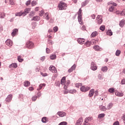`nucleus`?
<instances>
[{
    "mask_svg": "<svg viewBox=\"0 0 125 125\" xmlns=\"http://www.w3.org/2000/svg\"><path fill=\"white\" fill-rule=\"evenodd\" d=\"M59 9L60 10H64L67 8V4L63 2H61L58 5Z\"/></svg>",
    "mask_w": 125,
    "mask_h": 125,
    "instance_id": "f257e3e1",
    "label": "nucleus"
},
{
    "mask_svg": "<svg viewBox=\"0 0 125 125\" xmlns=\"http://www.w3.org/2000/svg\"><path fill=\"white\" fill-rule=\"evenodd\" d=\"M78 19L80 24H83V18L82 17V9H80L78 13Z\"/></svg>",
    "mask_w": 125,
    "mask_h": 125,
    "instance_id": "f03ea898",
    "label": "nucleus"
},
{
    "mask_svg": "<svg viewBox=\"0 0 125 125\" xmlns=\"http://www.w3.org/2000/svg\"><path fill=\"white\" fill-rule=\"evenodd\" d=\"M90 89V87L88 86H85L83 85L81 87L80 90L82 91V92H86V91H88V90Z\"/></svg>",
    "mask_w": 125,
    "mask_h": 125,
    "instance_id": "7ed1b4c3",
    "label": "nucleus"
},
{
    "mask_svg": "<svg viewBox=\"0 0 125 125\" xmlns=\"http://www.w3.org/2000/svg\"><path fill=\"white\" fill-rule=\"evenodd\" d=\"M26 46L27 47V48H34V43H32V42H30V41H28L26 43Z\"/></svg>",
    "mask_w": 125,
    "mask_h": 125,
    "instance_id": "20e7f679",
    "label": "nucleus"
},
{
    "mask_svg": "<svg viewBox=\"0 0 125 125\" xmlns=\"http://www.w3.org/2000/svg\"><path fill=\"white\" fill-rule=\"evenodd\" d=\"M91 69L93 71H96L97 70V66H96V64H95V63L94 62H92L91 63Z\"/></svg>",
    "mask_w": 125,
    "mask_h": 125,
    "instance_id": "39448f33",
    "label": "nucleus"
},
{
    "mask_svg": "<svg viewBox=\"0 0 125 125\" xmlns=\"http://www.w3.org/2000/svg\"><path fill=\"white\" fill-rule=\"evenodd\" d=\"M57 115L59 116V117H61L62 118H63V117L66 116V112H63V111H58L57 113Z\"/></svg>",
    "mask_w": 125,
    "mask_h": 125,
    "instance_id": "423d86ee",
    "label": "nucleus"
},
{
    "mask_svg": "<svg viewBox=\"0 0 125 125\" xmlns=\"http://www.w3.org/2000/svg\"><path fill=\"white\" fill-rule=\"evenodd\" d=\"M5 43L8 46H12V44H13L12 41H11L10 39H7L5 42Z\"/></svg>",
    "mask_w": 125,
    "mask_h": 125,
    "instance_id": "0eeeda50",
    "label": "nucleus"
},
{
    "mask_svg": "<svg viewBox=\"0 0 125 125\" xmlns=\"http://www.w3.org/2000/svg\"><path fill=\"white\" fill-rule=\"evenodd\" d=\"M49 70L53 73H57V70L54 66H50L49 68Z\"/></svg>",
    "mask_w": 125,
    "mask_h": 125,
    "instance_id": "6e6552de",
    "label": "nucleus"
},
{
    "mask_svg": "<svg viewBox=\"0 0 125 125\" xmlns=\"http://www.w3.org/2000/svg\"><path fill=\"white\" fill-rule=\"evenodd\" d=\"M31 11V8H27L24 10V12H22V14L23 16H26L27 13H29Z\"/></svg>",
    "mask_w": 125,
    "mask_h": 125,
    "instance_id": "1a4fd4ad",
    "label": "nucleus"
},
{
    "mask_svg": "<svg viewBox=\"0 0 125 125\" xmlns=\"http://www.w3.org/2000/svg\"><path fill=\"white\" fill-rule=\"evenodd\" d=\"M76 67H77V65L75 64L72 65V67L68 69V73H72L73 71H75V70H76Z\"/></svg>",
    "mask_w": 125,
    "mask_h": 125,
    "instance_id": "9d476101",
    "label": "nucleus"
},
{
    "mask_svg": "<svg viewBox=\"0 0 125 125\" xmlns=\"http://www.w3.org/2000/svg\"><path fill=\"white\" fill-rule=\"evenodd\" d=\"M6 102L9 103L11 100H12V94H9L8 95L7 98H6Z\"/></svg>",
    "mask_w": 125,
    "mask_h": 125,
    "instance_id": "9b49d317",
    "label": "nucleus"
},
{
    "mask_svg": "<svg viewBox=\"0 0 125 125\" xmlns=\"http://www.w3.org/2000/svg\"><path fill=\"white\" fill-rule=\"evenodd\" d=\"M77 41L80 44H83V42H85V40H84V39L78 38Z\"/></svg>",
    "mask_w": 125,
    "mask_h": 125,
    "instance_id": "f8f14e48",
    "label": "nucleus"
},
{
    "mask_svg": "<svg viewBox=\"0 0 125 125\" xmlns=\"http://www.w3.org/2000/svg\"><path fill=\"white\" fill-rule=\"evenodd\" d=\"M82 124H83V118L81 117L77 121L75 125H82Z\"/></svg>",
    "mask_w": 125,
    "mask_h": 125,
    "instance_id": "ddd939ff",
    "label": "nucleus"
},
{
    "mask_svg": "<svg viewBox=\"0 0 125 125\" xmlns=\"http://www.w3.org/2000/svg\"><path fill=\"white\" fill-rule=\"evenodd\" d=\"M93 49L96 51H101V50H102L101 47H99L98 45H95V46H93Z\"/></svg>",
    "mask_w": 125,
    "mask_h": 125,
    "instance_id": "4468645a",
    "label": "nucleus"
},
{
    "mask_svg": "<svg viewBox=\"0 0 125 125\" xmlns=\"http://www.w3.org/2000/svg\"><path fill=\"white\" fill-rule=\"evenodd\" d=\"M41 20V17L38 16H36L35 17H33V18L31 19V21H40Z\"/></svg>",
    "mask_w": 125,
    "mask_h": 125,
    "instance_id": "2eb2a0df",
    "label": "nucleus"
},
{
    "mask_svg": "<svg viewBox=\"0 0 125 125\" xmlns=\"http://www.w3.org/2000/svg\"><path fill=\"white\" fill-rule=\"evenodd\" d=\"M94 89H92L90 90L88 96L89 97H92V96H93V94H94Z\"/></svg>",
    "mask_w": 125,
    "mask_h": 125,
    "instance_id": "dca6fc26",
    "label": "nucleus"
},
{
    "mask_svg": "<svg viewBox=\"0 0 125 125\" xmlns=\"http://www.w3.org/2000/svg\"><path fill=\"white\" fill-rule=\"evenodd\" d=\"M17 33H18V30L17 28H15L11 33L12 37H14L15 35H17Z\"/></svg>",
    "mask_w": 125,
    "mask_h": 125,
    "instance_id": "f3484780",
    "label": "nucleus"
},
{
    "mask_svg": "<svg viewBox=\"0 0 125 125\" xmlns=\"http://www.w3.org/2000/svg\"><path fill=\"white\" fill-rule=\"evenodd\" d=\"M115 95L117 96H119V97H122L124 96V93H123L122 92H120L119 91H116L115 92Z\"/></svg>",
    "mask_w": 125,
    "mask_h": 125,
    "instance_id": "a211bd4d",
    "label": "nucleus"
},
{
    "mask_svg": "<svg viewBox=\"0 0 125 125\" xmlns=\"http://www.w3.org/2000/svg\"><path fill=\"white\" fill-rule=\"evenodd\" d=\"M89 2V0H86L84 2H83L82 3V7H84V6H85L87 3Z\"/></svg>",
    "mask_w": 125,
    "mask_h": 125,
    "instance_id": "6ab92c4d",
    "label": "nucleus"
},
{
    "mask_svg": "<svg viewBox=\"0 0 125 125\" xmlns=\"http://www.w3.org/2000/svg\"><path fill=\"white\" fill-rule=\"evenodd\" d=\"M97 35H98V32H97V31H94L92 32V34H91V38H94L96 37Z\"/></svg>",
    "mask_w": 125,
    "mask_h": 125,
    "instance_id": "aec40b11",
    "label": "nucleus"
},
{
    "mask_svg": "<svg viewBox=\"0 0 125 125\" xmlns=\"http://www.w3.org/2000/svg\"><path fill=\"white\" fill-rule=\"evenodd\" d=\"M102 72H106L108 71V67L106 66H103L101 68Z\"/></svg>",
    "mask_w": 125,
    "mask_h": 125,
    "instance_id": "412c9836",
    "label": "nucleus"
},
{
    "mask_svg": "<svg viewBox=\"0 0 125 125\" xmlns=\"http://www.w3.org/2000/svg\"><path fill=\"white\" fill-rule=\"evenodd\" d=\"M100 109L101 111H103L104 112H105L107 110V108L105 106H100Z\"/></svg>",
    "mask_w": 125,
    "mask_h": 125,
    "instance_id": "4be33fe9",
    "label": "nucleus"
},
{
    "mask_svg": "<svg viewBox=\"0 0 125 125\" xmlns=\"http://www.w3.org/2000/svg\"><path fill=\"white\" fill-rule=\"evenodd\" d=\"M30 84V83L29 81H25L23 83V85L26 87H27L28 86H29Z\"/></svg>",
    "mask_w": 125,
    "mask_h": 125,
    "instance_id": "5701e85b",
    "label": "nucleus"
},
{
    "mask_svg": "<svg viewBox=\"0 0 125 125\" xmlns=\"http://www.w3.org/2000/svg\"><path fill=\"white\" fill-rule=\"evenodd\" d=\"M65 81H66V77H63L62 78V79L61 80V83L62 84H64Z\"/></svg>",
    "mask_w": 125,
    "mask_h": 125,
    "instance_id": "b1692460",
    "label": "nucleus"
},
{
    "mask_svg": "<svg viewBox=\"0 0 125 125\" xmlns=\"http://www.w3.org/2000/svg\"><path fill=\"white\" fill-rule=\"evenodd\" d=\"M119 25L121 28H123V27H124V25H125V20H122L120 22Z\"/></svg>",
    "mask_w": 125,
    "mask_h": 125,
    "instance_id": "393cba45",
    "label": "nucleus"
},
{
    "mask_svg": "<svg viewBox=\"0 0 125 125\" xmlns=\"http://www.w3.org/2000/svg\"><path fill=\"white\" fill-rule=\"evenodd\" d=\"M105 117V114L104 113H102L99 114L98 116V119H103Z\"/></svg>",
    "mask_w": 125,
    "mask_h": 125,
    "instance_id": "a878e982",
    "label": "nucleus"
},
{
    "mask_svg": "<svg viewBox=\"0 0 125 125\" xmlns=\"http://www.w3.org/2000/svg\"><path fill=\"white\" fill-rule=\"evenodd\" d=\"M112 107H113V103H109L107 105L106 109L107 110H110V109H111L112 108Z\"/></svg>",
    "mask_w": 125,
    "mask_h": 125,
    "instance_id": "bb28decb",
    "label": "nucleus"
},
{
    "mask_svg": "<svg viewBox=\"0 0 125 125\" xmlns=\"http://www.w3.org/2000/svg\"><path fill=\"white\" fill-rule=\"evenodd\" d=\"M106 35H107V36H112L113 35V32H112V30H108L106 32Z\"/></svg>",
    "mask_w": 125,
    "mask_h": 125,
    "instance_id": "cd10ccee",
    "label": "nucleus"
},
{
    "mask_svg": "<svg viewBox=\"0 0 125 125\" xmlns=\"http://www.w3.org/2000/svg\"><path fill=\"white\" fill-rule=\"evenodd\" d=\"M77 92V90L73 89L71 90H69V93H71L72 94H74V93H76Z\"/></svg>",
    "mask_w": 125,
    "mask_h": 125,
    "instance_id": "c85d7f7f",
    "label": "nucleus"
},
{
    "mask_svg": "<svg viewBox=\"0 0 125 125\" xmlns=\"http://www.w3.org/2000/svg\"><path fill=\"white\" fill-rule=\"evenodd\" d=\"M18 60L19 62H23L24 61V59H22V56H18Z\"/></svg>",
    "mask_w": 125,
    "mask_h": 125,
    "instance_id": "c756f323",
    "label": "nucleus"
},
{
    "mask_svg": "<svg viewBox=\"0 0 125 125\" xmlns=\"http://www.w3.org/2000/svg\"><path fill=\"white\" fill-rule=\"evenodd\" d=\"M50 58L51 60H54L55 59H56V55L55 54H52L50 56Z\"/></svg>",
    "mask_w": 125,
    "mask_h": 125,
    "instance_id": "7c9ffc66",
    "label": "nucleus"
},
{
    "mask_svg": "<svg viewBox=\"0 0 125 125\" xmlns=\"http://www.w3.org/2000/svg\"><path fill=\"white\" fill-rule=\"evenodd\" d=\"M10 68H11V67H12V68H17V64L16 63H12L11 64L10 66H9Z\"/></svg>",
    "mask_w": 125,
    "mask_h": 125,
    "instance_id": "2f4dec72",
    "label": "nucleus"
},
{
    "mask_svg": "<svg viewBox=\"0 0 125 125\" xmlns=\"http://www.w3.org/2000/svg\"><path fill=\"white\" fill-rule=\"evenodd\" d=\"M5 17V14L4 13H0V18L3 19Z\"/></svg>",
    "mask_w": 125,
    "mask_h": 125,
    "instance_id": "473e14b6",
    "label": "nucleus"
},
{
    "mask_svg": "<svg viewBox=\"0 0 125 125\" xmlns=\"http://www.w3.org/2000/svg\"><path fill=\"white\" fill-rule=\"evenodd\" d=\"M108 91L110 93H114V92H115V89H114L113 88H109L108 89Z\"/></svg>",
    "mask_w": 125,
    "mask_h": 125,
    "instance_id": "72a5a7b5",
    "label": "nucleus"
},
{
    "mask_svg": "<svg viewBox=\"0 0 125 125\" xmlns=\"http://www.w3.org/2000/svg\"><path fill=\"white\" fill-rule=\"evenodd\" d=\"M44 16L46 20H49V16L48 15V13H46Z\"/></svg>",
    "mask_w": 125,
    "mask_h": 125,
    "instance_id": "f704fd0d",
    "label": "nucleus"
},
{
    "mask_svg": "<svg viewBox=\"0 0 125 125\" xmlns=\"http://www.w3.org/2000/svg\"><path fill=\"white\" fill-rule=\"evenodd\" d=\"M97 20V23L98 24H99V25H100V24H101L102 23V22H103V20H102V18H101L100 19H98Z\"/></svg>",
    "mask_w": 125,
    "mask_h": 125,
    "instance_id": "c9c22d12",
    "label": "nucleus"
},
{
    "mask_svg": "<svg viewBox=\"0 0 125 125\" xmlns=\"http://www.w3.org/2000/svg\"><path fill=\"white\" fill-rule=\"evenodd\" d=\"M120 54H121V51H120V50H117L115 53V55L116 56H120Z\"/></svg>",
    "mask_w": 125,
    "mask_h": 125,
    "instance_id": "e433bc0d",
    "label": "nucleus"
},
{
    "mask_svg": "<svg viewBox=\"0 0 125 125\" xmlns=\"http://www.w3.org/2000/svg\"><path fill=\"white\" fill-rule=\"evenodd\" d=\"M24 16V15L23 14V13L22 12H19L16 14V16Z\"/></svg>",
    "mask_w": 125,
    "mask_h": 125,
    "instance_id": "4c0bfd02",
    "label": "nucleus"
},
{
    "mask_svg": "<svg viewBox=\"0 0 125 125\" xmlns=\"http://www.w3.org/2000/svg\"><path fill=\"white\" fill-rule=\"evenodd\" d=\"M100 30L103 32H104V31H105V26L104 25H101L100 27Z\"/></svg>",
    "mask_w": 125,
    "mask_h": 125,
    "instance_id": "58836bf2",
    "label": "nucleus"
},
{
    "mask_svg": "<svg viewBox=\"0 0 125 125\" xmlns=\"http://www.w3.org/2000/svg\"><path fill=\"white\" fill-rule=\"evenodd\" d=\"M120 15L121 16H125V9H124L122 12H120Z\"/></svg>",
    "mask_w": 125,
    "mask_h": 125,
    "instance_id": "ea45409f",
    "label": "nucleus"
},
{
    "mask_svg": "<svg viewBox=\"0 0 125 125\" xmlns=\"http://www.w3.org/2000/svg\"><path fill=\"white\" fill-rule=\"evenodd\" d=\"M43 14H44V12L43 10H42L39 13V15L40 16L42 17L43 15Z\"/></svg>",
    "mask_w": 125,
    "mask_h": 125,
    "instance_id": "a19ab883",
    "label": "nucleus"
},
{
    "mask_svg": "<svg viewBox=\"0 0 125 125\" xmlns=\"http://www.w3.org/2000/svg\"><path fill=\"white\" fill-rule=\"evenodd\" d=\"M114 6H111L109 8V10L110 12H113V10H114Z\"/></svg>",
    "mask_w": 125,
    "mask_h": 125,
    "instance_id": "79ce46f5",
    "label": "nucleus"
},
{
    "mask_svg": "<svg viewBox=\"0 0 125 125\" xmlns=\"http://www.w3.org/2000/svg\"><path fill=\"white\" fill-rule=\"evenodd\" d=\"M37 98H38V96H34L32 98V101H36L37 100Z\"/></svg>",
    "mask_w": 125,
    "mask_h": 125,
    "instance_id": "37998d69",
    "label": "nucleus"
},
{
    "mask_svg": "<svg viewBox=\"0 0 125 125\" xmlns=\"http://www.w3.org/2000/svg\"><path fill=\"white\" fill-rule=\"evenodd\" d=\"M37 4V1H32L31 2V5L32 6H35V5H36Z\"/></svg>",
    "mask_w": 125,
    "mask_h": 125,
    "instance_id": "c03bdc74",
    "label": "nucleus"
},
{
    "mask_svg": "<svg viewBox=\"0 0 125 125\" xmlns=\"http://www.w3.org/2000/svg\"><path fill=\"white\" fill-rule=\"evenodd\" d=\"M42 123H46V117H43L42 119Z\"/></svg>",
    "mask_w": 125,
    "mask_h": 125,
    "instance_id": "a18cd8bd",
    "label": "nucleus"
},
{
    "mask_svg": "<svg viewBox=\"0 0 125 125\" xmlns=\"http://www.w3.org/2000/svg\"><path fill=\"white\" fill-rule=\"evenodd\" d=\"M58 125H67V122H61Z\"/></svg>",
    "mask_w": 125,
    "mask_h": 125,
    "instance_id": "49530a36",
    "label": "nucleus"
},
{
    "mask_svg": "<svg viewBox=\"0 0 125 125\" xmlns=\"http://www.w3.org/2000/svg\"><path fill=\"white\" fill-rule=\"evenodd\" d=\"M91 42H85V44L86 45V46H90V44H91Z\"/></svg>",
    "mask_w": 125,
    "mask_h": 125,
    "instance_id": "de8ad7c7",
    "label": "nucleus"
},
{
    "mask_svg": "<svg viewBox=\"0 0 125 125\" xmlns=\"http://www.w3.org/2000/svg\"><path fill=\"white\" fill-rule=\"evenodd\" d=\"M55 84L56 86H60V82H59V81H58L55 83Z\"/></svg>",
    "mask_w": 125,
    "mask_h": 125,
    "instance_id": "09e8293b",
    "label": "nucleus"
},
{
    "mask_svg": "<svg viewBox=\"0 0 125 125\" xmlns=\"http://www.w3.org/2000/svg\"><path fill=\"white\" fill-rule=\"evenodd\" d=\"M67 93H69V90L67 89H65L63 90V94H67Z\"/></svg>",
    "mask_w": 125,
    "mask_h": 125,
    "instance_id": "8fccbe9b",
    "label": "nucleus"
},
{
    "mask_svg": "<svg viewBox=\"0 0 125 125\" xmlns=\"http://www.w3.org/2000/svg\"><path fill=\"white\" fill-rule=\"evenodd\" d=\"M41 75H42V77H46L47 76V73H43L42 72H41Z\"/></svg>",
    "mask_w": 125,
    "mask_h": 125,
    "instance_id": "3c124183",
    "label": "nucleus"
},
{
    "mask_svg": "<svg viewBox=\"0 0 125 125\" xmlns=\"http://www.w3.org/2000/svg\"><path fill=\"white\" fill-rule=\"evenodd\" d=\"M30 4H31V0H29L26 2V5L28 6L30 5Z\"/></svg>",
    "mask_w": 125,
    "mask_h": 125,
    "instance_id": "603ef678",
    "label": "nucleus"
},
{
    "mask_svg": "<svg viewBox=\"0 0 125 125\" xmlns=\"http://www.w3.org/2000/svg\"><path fill=\"white\" fill-rule=\"evenodd\" d=\"M9 0L10 4H11V5H13L14 4V1H13V0Z\"/></svg>",
    "mask_w": 125,
    "mask_h": 125,
    "instance_id": "864d4df0",
    "label": "nucleus"
},
{
    "mask_svg": "<svg viewBox=\"0 0 125 125\" xmlns=\"http://www.w3.org/2000/svg\"><path fill=\"white\" fill-rule=\"evenodd\" d=\"M53 30L54 32H56L57 31H58V27L57 26H55V27L53 28Z\"/></svg>",
    "mask_w": 125,
    "mask_h": 125,
    "instance_id": "5fc2aeb1",
    "label": "nucleus"
},
{
    "mask_svg": "<svg viewBox=\"0 0 125 125\" xmlns=\"http://www.w3.org/2000/svg\"><path fill=\"white\" fill-rule=\"evenodd\" d=\"M46 53H50V49H49V48H46Z\"/></svg>",
    "mask_w": 125,
    "mask_h": 125,
    "instance_id": "6e6d98bb",
    "label": "nucleus"
},
{
    "mask_svg": "<svg viewBox=\"0 0 125 125\" xmlns=\"http://www.w3.org/2000/svg\"><path fill=\"white\" fill-rule=\"evenodd\" d=\"M76 87H80V86H82V83H77L75 84Z\"/></svg>",
    "mask_w": 125,
    "mask_h": 125,
    "instance_id": "4d7b16f0",
    "label": "nucleus"
},
{
    "mask_svg": "<svg viewBox=\"0 0 125 125\" xmlns=\"http://www.w3.org/2000/svg\"><path fill=\"white\" fill-rule=\"evenodd\" d=\"M37 96L38 97H41V96H42V93H41V92H38L37 93Z\"/></svg>",
    "mask_w": 125,
    "mask_h": 125,
    "instance_id": "13d9d810",
    "label": "nucleus"
},
{
    "mask_svg": "<svg viewBox=\"0 0 125 125\" xmlns=\"http://www.w3.org/2000/svg\"><path fill=\"white\" fill-rule=\"evenodd\" d=\"M122 84H125V79H124L121 81Z\"/></svg>",
    "mask_w": 125,
    "mask_h": 125,
    "instance_id": "bf43d9fd",
    "label": "nucleus"
},
{
    "mask_svg": "<svg viewBox=\"0 0 125 125\" xmlns=\"http://www.w3.org/2000/svg\"><path fill=\"white\" fill-rule=\"evenodd\" d=\"M86 28H85V26L83 25L82 26V28H81V30H82L83 31H84L85 30Z\"/></svg>",
    "mask_w": 125,
    "mask_h": 125,
    "instance_id": "052dcab7",
    "label": "nucleus"
},
{
    "mask_svg": "<svg viewBox=\"0 0 125 125\" xmlns=\"http://www.w3.org/2000/svg\"><path fill=\"white\" fill-rule=\"evenodd\" d=\"M101 18H102V16L101 15H98L96 18L97 20H98L99 19H100Z\"/></svg>",
    "mask_w": 125,
    "mask_h": 125,
    "instance_id": "680f3d73",
    "label": "nucleus"
},
{
    "mask_svg": "<svg viewBox=\"0 0 125 125\" xmlns=\"http://www.w3.org/2000/svg\"><path fill=\"white\" fill-rule=\"evenodd\" d=\"M120 125V123H119V122H118V121L115 122L113 124V125Z\"/></svg>",
    "mask_w": 125,
    "mask_h": 125,
    "instance_id": "e2e57ef3",
    "label": "nucleus"
},
{
    "mask_svg": "<svg viewBox=\"0 0 125 125\" xmlns=\"http://www.w3.org/2000/svg\"><path fill=\"white\" fill-rule=\"evenodd\" d=\"M115 14H117V15H119V14H121V11H116V12H115Z\"/></svg>",
    "mask_w": 125,
    "mask_h": 125,
    "instance_id": "0e129e2a",
    "label": "nucleus"
},
{
    "mask_svg": "<svg viewBox=\"0 0 125 125\" xmlns=\"http://www.w3.org/2000/svg\"><path fill=\"white\" fill-rule=\"evenodd\" d=\"M29 90H30V91H33V90H34V87H30L29 88Z\"/></svg>",
    "mask_w": 125,
    "mask_h": 125,
    "instance_id": "69168bd1",
    "label": "nucleus"
},
{
    "mask_svg": "<svg viewBox=\"0 0 125 125\" xmlns=\"http://www.w3.org/2000/svg\"><path fill=\"white\" fill-rule=\"evenodd\" d=\"M48 43H51V44H53V42L51 40H48Z\"/></svg>",
    "mask_w": 125,
    "mask_h": 125,
    "instance_id": "338daca9",
    "label": "nucleus"
},
{
    "mask_svg": "<svg viewBox=\"0 0 125 125\" xmlns=\"http://www.w3.org/2000/svg\"><path fill=\"white\" fill-rule=\"evenodd\" d=\"M91 18H92V19H95V15H91Z\"/></svg>",
    "mask_w": 125,
    "mask_h": 125,
    "instance_id": "774afa93",
    "label": "nucleus"
}]
</instances>
